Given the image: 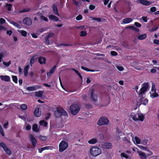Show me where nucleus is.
I'll return each instance as SVG.
<instances>
[{
  "mask_svg": "<svg viewBox=\"0 0 159 159\" xmlns=\"http://www.w3.org/2000/svg\"><path fill=\"white\" fill-rule=\"evenodd\" d=\"M158 96L159 94L156 93V92H154L152 95H151V97L152 98H155Z\"/></svg>",
  "mask_w": 159,
  "mask_h": 159,
  "instance_id": "nucleus-44",
  "label": "nucleus"
},
{
  "mask_svg": "<svg viewBox=\"0 0 159 159\" xmlns=\"http://www.w3.org/2000/svg\"><path fill=\"white\" fill-rule=\"evenodd\" d=\"M128 28H129L130 29H131L132 30H133L134 31H135L138 32H139V29L137 28L136 27H135V26H130L128 27Z\"/></svg>",
  "mask_w": 159,
  "mask_h": 159,
  "instance_id": "nucleus-29",
  "label": "nucleus"
},
{
  "mask_svg": "<svg viewBox=\"0 0 159 159\" xmlns=\"http://www.w3.org/2000/svg\"><path fill=\"white\" fill-rule=\"evenodd\" d=\"M34 114L36 117H39L41 114V110L40 108H36L34 111Z\"/></svg>",
  "mask_w": 159,
  "mask_h": 159,
  "instance_id": "nucleus-12",
  "label": "nucleus"
},
{
  "mask_svg": "<svg viewBox=\"0 0 159 159\" xmlns=\"http://www.w3.org/2000/svg\"><path fill=\"white\" fill-rule=\"evenodd\" d=\"M153 43L154 44L159 45V40L157 39H154L153 40Z\"/></svg>",
  "mask_w": 159,
  "mask_h": 159,
  "instance_id": "nucleus-64",
  "label": "nucleus"
},
{
  "mask_svg": "<svg viewBox=\"0 0 159 159\" xmlns=\"http://www.w3.org/2000/svg\"><path fill=\"white\" fill-rule=\"evenodd\" d=\"M130 117L135 121L138 120V119L137 118L136 115L134 112L131 113L130 115Z\"/></svg>",
  "mask_w": 159,
  "mask_h": 159,
  "instance_id": "nucleus-22",
  "label": "nucleus"
},
{
  "mask_svg": "<svg viewBox=\"0 0 159 159\" xmlns=\"http://www.w3.org/2000/svg\"><path fill=\"white\" fill-rule=\"evenodd\" d=\"M52 8L53 11V13L56 15L59 16L60 15L59 14L58 10L57 7V6L55 4H53L52 6Z\"/></svg>",
  "mask_w": 159,
  "mask_h": 159,
  "instance_id": "nucleus-16",
  "label": "nucleus"
},
{
  "mask_svg": "<svg viewBox=\"0 0 159 159\" xmlns=\"http://www.w3.org/2000/svg\"><path fill=\"white\" fill-rule=\"evenodd\" d=\"M147 37V35L146 34H143L142 35H139L138 37V38L139 40H142L144 39H145Z\"/></svg>",
  "mask_w": 159,
  "mask_h": 159,
  "instance_id": "nucleus-31",
  "label": "nucleus"
},
{
  "mask_svg": "<svg viewBox=\"0 0 159 159\" xmlns=\"http://www.w3.org/2000/svg\"><path fill=\"white\" fill-rule=\"evenodd\" d=\"M30 139L32 145L34 148L35 147L36 144L37 143V140L34 137L32 134L30 135Z\"/></svg>",
  "mask_w": 159,
  "mask_h": 159,
  "instance_id": "nucleus-13",
  "label": "nucleus"
},
{
  "mask_svg": "<svg viewBox=\"0 0 159 159\" xmlns=\"http://www.w3.org/2000/svg\"><path fill=\"white\" fill-rule=\"evenodd\" d=\"M132 21V19L129 18H127L123 19L122 20L124 24H127L129 23Z\"/></svg>",
  "mask_w": 159,
  "mask_h": 159,
  "instance_id": "nucleus-24",
  "label": "nucleus"
},
{
  "mask_svg": "<svg viewBox=\"0 0 159 159\" xmlns=\"http://www.w3.org/2000/svg\"><path fill=\"white\" fill-rule=\"evenodd\" d=\"M56 110L60 116H65L68 115L67 112L63 108L57 107Z\"/></svg>",
  "mask_w": 159,
  "mask_h": 159,
  "instance_id": "nucleus-7",
  "label": "nucleus"
},
{
  "mask_svg": "<svg viewBox=\"0 0 159 159\" xmlns=\"http://www.w3.org/2000/svg\"><path fill=\"white\" fill-rule=\"evenodd\" d=\"M35 56H33L30 59V64L31 66H32V64H33L35 62Z\"/></svg>",
  "mask_w": 159,
  "mask_h": 159,
  "instance_id": "nucleus-37",
  "label": "nucleus"
},
{
  "mask_svg": "<svg viewBox=\"0 0 159 159\" xmlns=\"http://www.w3.org/2000/svg\"><path fill=\"white\" fill-rule=\"evenodd\" d=\"M99 136L101 140H103L104 139V135L100 133L99 135Z\"/></svg>",
  "mask_w": 159,
  "mask_h": 159,
  "instance_id": "nucleus-61",
  "label": "nucleus"
},
{
  "mask_svg": "<svg viewBox=\"0 0 159 159\" xmlns=\"http://www.w3.org/2000/svg\"><path fill=\"white\" fill-rule=\"evenodd\" d=\"M97 142V140L96 138H93L90 139L88 141V143L91 144H93L96 143Z\"/></svg>",
  "mask_w": 159,
  "mask_h": 159,
  "instance_id": "nucleus-23",
  "label": "nucleus"
},
{
  "mask_svg": "<svg viewBox=\"0 0 159 159\" xmlns=\"http://www.w3.org/2000/svg\"><path fill=\"white\" fill-rule=\"evenodd\" d=\"M139 155L140 156L141 159H146L148 157L147 154H145L142 151H138Z\"/></svg>",
  "mask_w": 159,
  "mask_h": 159,
  "instance_id": "nucleus-14",
  "label": "nucleus"
},
{
  "mask_svg": "<svg viewBox=\"0 0 159 159\" xmlns=\"http://www.w3.org/2000/svg\"><path fill=\"white\" fill-rule=\"evenodd\" d=\"M12 77L13 81L15 83H17L18 79L17 76H16L13 75L12 76Z\"/></svg>",
  "mask_w": 159,
  "mask_h": 159,
  "instance_id": "nucleus-45",
  "label": "nucleus"
},
{
  "mask_svg": "<svg viewBox=\"0 0 159 159\" xmlns=\"http://www.w3.org/2000/svg\"><path fill=\"white\" fill-rule=\"evenodd\" d=\"M89 9L92 10H93L95 8V6L93 5H90L89 7Z\"/></svg>",
  "mask_w": 159,
  "mask_h": 159,
  "instance_id": "nucleus-57",
  "label": "nucleus"
},
{
  "mask_svg": "<svg viewBox=\"0 0 159 159\" xmlns=\"http://www.w3.org/2000/svg\"><path fill=\"white\" fill-rule=\"evenodd\" d=\"M109 123V120L108 118L106 117L102 116L99 118L97 124L98 125L101 126L102 125H107Z\"/></svg>",
  "mask_w": 159,
  "mask_h": 159,
  "instance_id": "nucleus-3",
  "label": "nucleus"
},
{
  "mask_svg": "<svg viewBox=\"0 0 159 159\" xmlns=\"http://www.w3.org/2000/svg\"><path fill=\"white\" fill-rule=\"evenodd\" d=\"M0 78L2 80L6 82H9L10 80V77L8 75H0Z\"/></svg>",
  "mask_w": 159,
  "mask_h": 159,
  "instance_id": "nucleus-15",
  "label": "nucleus"
},
{
  "mask_svg": "<svg viewBox=\"0 0 159 159\" xmlns=\"http://www.w3.org/2000/svg\"><path fill=\"white\" fill-rule=\"evenodd\" d=\"M38 61L40 64H44L46 62V58L45 57H39L38 59Z\"/></svg>",
  "mask_w": 159,
  "mask_h": 159,
  "instance_id": "nucleus-18",
  "label": "nucleus"
},
{
  "mask_svg": "<svg viewBox=\"0 0 159 159\" xmlns=\"http://www.w3.org/2000/svg\"><path fill=\"white\" fill-rule=\"evenodd\" d=\"M81 68L82 70H85L87 72L90 71V72H94L95 71V70H94L89 69L86 67H85L84 66H82L81 67Z\"/></svg>",
  "mask_w": 159,
  "mask_h": 159,
  "instance_id": "nucleus-33",
  "label": "nucleus"
},
{
  "mask_svg": "<svg viewBox=\"0 0 159 159\" xmlns=\"http://www.w3.org/2000/svg\"><path fill=\"white\" fill-rule=\"evenodd\" d=\"M91 99L94 102H96L98 100L97 96L96 95H94V90L93 89H92L90 91Z\"/></svg>",
  "mask_w": 159,
  "mask_h": 159,
  "instance_id": "nucleus-11",
  "label": "nucleus"
},
{
  "mask_svg": "<svg viewBox=\"0 0 159 159\" xmlns=\"http://www.w3.org/2000/svg\"><path fill=\"white\" fill-rule=\"evenodd\" d=\"M21 35L24 37H26L27 36V33L26 31L24 30H22L21 31Z\"/></svg>",
  "mask_w": 159,
  "mask_h": 159,
  "instance_id": "nucleus-49",
  "label": "nucleus"
},
{
  "mask_svg": "<svg viewBox=\"0 0 159 159\" xmlns=\"http://www.w3.org/2000/svg\"><path fill=\"white\" fill-rule=\"evenodd\" d=\"M80 35L82 37H85L87 35V32L84 31H82L80 33Z\"/></svg>",
  "mask_w": 159,
  "mask_h": 159,
  "instance_id": "nucleus-40",
  "label": "nucleus"
},
{
  "mask_svg": "<svg viewBox=\"0 0 159 159\" xmlns=\"http://www.w3.org/2000/svg\"><path fill=\"white\" fill-rule=\"evenodd\" d=\"M3 64H4V65H5L7 67H8L11 64V62L10 61H9V62H3Z\"/></svg>",
  "mask_w": 159,
  "mask_h": 159,
  "instance_id": "nucleus-56",
  "label": "nucleus"
},
{
  "mask_svg": "<svg viewBox=\"0 0 159 159\" xmlns=\"http://www.w3.org/2000/svg\"><path fill=\"white\" fill-rule=\"evenodd\" d=\"M102 146L105 148L111 149L112 147V144L111 143H106L102 144Z\"/></svg>",
  "mask_w": 159,
  "mask_h": 159,
  "instance_id": "nucleus-19",
  "label": "nucleus"
},
{
  "mask_svg": "<svg viewBox=\"0 0 159 159\" xmlns=\"http://www.w3.org/2000/svg\"><path fill=\"white\" fill-rule=\"evenodd\" d=\"M30 8H25L22 10H20L19 11V12L20 13H23L24 12H28L30 11Z\"/></svg>",
  "mask_w": 159,
  "mask_h": 159,
  "instance_id": "nucleus-42",
  "label": "nucleus"
},
{
  "mask_svg": "<svg viewBox=\"0 0 159 159\" xmlns=\"http://www.w3.org/2000/svg\"><path fill=\"white\" fill-rule=\"evenodd\" d=\"M117 68L118 70L120 71H122L124 70V68L122 66H117Z\"/></svg>",
  "mask_w": 159,
  "mask_h": 159,
  "instance_id": "nucleus-63",
  "label": "nucleus"
},
{
  "mask_svg": "<svg viewBox=\"0 0 159 159\" xmlns=\"http://www.w3.org/2000/svg\"><path fill=\"white\" fill-rule=\"evenodd\" d=\"M10 22L11 24H12L18 28L20 29L21 27L20 25L18 24L14 21H11Z\"/></svg>",
  "mask_w": 159,
  "mask_h": 159,
  "instance_id": "nucleus-32",
  "label": "nucleus"
},
{
  "mask_svg": "<svg viewBox=\"0 0 159 159\" xmlns=\"http://www.w3.org/2000/svg\"><path fill=\"white\" fill-rule=\"evenodd\" d=\"M50 116L51 113L49 112L47 114V116L45 118V119L46 120H48V119L50 118Z\"/></svg>",
  "mask_w": 159,
  "mask_h": 159,
  "instance_id": "nucleus-62",
  "label": "nucleus"
},
{
  "mask_svg": "<svg viewBox=\"0 0 159 159\" xmlns=\"http://www.w3.org/2000/svg\"><path fill=\"white\" fill-rule=\"evenodd\" d=\"M40 19L41 20H43L47 22H48V19L46 17L42 15L41 16Z\"/></svg>",
  "mask_w": 159,
  "mask_h": 159,
  "instance_id": "nucleus-46",
  "label": "nucleus"
},
{
  "mask_svg": "<svg viewBox=\"0 0 159 159\" xmlns=\"http://www.w3.org/2000/svg\"><path fill=\"white\" fill-rule=\"evenodd\" d=\"M48 17L50 20H53L55 22H57L59 20L58 18L53 15H49Z\"/></svg>",
  "mask_w": 159,
  "mask_h": 159,
  "instance_id": "nucleus-17",
  "label": "nucleus"
},
{
  "mask_svg": "<svg viewBox=\"0 0 159 159\" xmlns=\"http://www.w3.org/2000/svg\"><path fill=\"white\" fill-rule=\"evenodd\" d=\"M139 3L145 6H148L150 4V2L146 0H139Z\"/></svg>",
  "mask_w": 159,
  "mask_h": 159,
  "instance_id": "nucleus-21",
  "label": "nucleus"
},
{
  "mask_svg": "<svg viewBox=\"0 0 159 159\" xmlns=\"http://www.w3.org/2000/svg\"><path fill=\"white\" fill-rule=\"evenodd\" d=\"M0 147L3 148L6 154L9 155H10L11 154V151L4 143L3 142L0 143Z\"/></svg>",
  "mask_w": 159,
  "mask_h": 159,
  "instance_id": "nucleus-5",
  "label": "nucleus"
},
{
  "mask_svg": "<svg viewBox=\"0 0 159 159\" xmlns=\"http://www.w3.org/2000/svg\"><path fill=\"white\" fill-rule=\"evenodd\" d=\"M82 18V16L81 15H78L76 17V19L77 20H79L81 19Z\"/></svg>",
  "mask_w": 159,
  "mask_h": 159,
  "instance_id": "nucleus-53",
  "label": "nucleus"
},
{
  "mask_svg": "<svg viewBox=\"0 0 159 159\" xmlns=\"http://www.w3.org/2000/svg\"><path fill=\"white\" fill-rule=\"evenodd\" d=\"M32 129L35 132H38L39 130L38 128V125L36 124H35L33 125Z\"/></svg>",
  "mask_w": 159,
  "mask_h": 159,
  "instance_id": "nucleus-27",
  "label": "nucleus"
},
{
  "mask_svg": "<svg viewBox=\"0 0 159 159\" xmlns=\"http://www.w3.org/2000/svg\"><path fill=\"white\" fill-rule=\"evenodd\" d=\"M30 68V66L29 65H27L25 66L24 68V74L25 76H27L28 72V70Z\"/></svg>",
  "mask_w": 159,
  "mask_h": 159,
  "instance_id": "nucleus-26",
  "label": "nucleus"
},
{
  "mask_svg": "<svg viewBox=\"0 0 159 159\" xmlns=\"http://www.w3.org/2000/svg\"><path fill=\"white\" fill-rule=\"evenodd\" d=\"M144 94V93H141L140 91L139 92V102H141V100L142 99H143V95Z\"/></svg>",
  "mask_w": 159,
  "mask_h": 159,
  "instance_id": "nucleus-34",
  "label": "nucleus"
},
{
  "mask_svg": "<svg viewBox=\"0 0 159 159\" xmlns=\"http://www.w3.org/2000/svg\"><path fill=\"white\" fill-rule=\"evenodd\" d=\"M39 124L41 125H43L44 126L46 127L48 123L44 120H42L40 121Z\"/></svg>",
  "mask_w": 159,
  "mask_h": 159,
  "instance_id": "nucleus-35",
  "label": "nucleus"
},
{
  "mask_svg": "<svg viewBox=\"0 0 159 159\" xmlns=\"http://www.w3.org/2000/svg\"><path fill=\"white\" fill-rule=\"evenodd\" d=\"M39 139L40 140H41L43 141H44L47 140V138L46 136H40L39 137Z\"/></svg>",
  "mask_w": 159,
  "mask_h": 159,
  "instance_id": "nucleus-50",
  "label": "nucleus"
},
{
  "mask_svg": "<svg viewBox=\"0 0 159 159\" xmlns=\"http://www.w3.org/2000/svg\"><path fill=\"white\" fill-rule=\"evenodd\" d=\"M102 152L101 150L97 146L91 147L89 150L90 154L92 156L96 157L100 154Z\"/></svg>",
  "mask_w": 159,
  "mask_h": 159,
  "instance_id": "nucleus-1",
  "label": "nucleus"
},
{
  "mask_svg": "<svg viewBox=\"0 0 159 159\" xmlns=\"http://www.w3.org/2000/svg\"><path fill=\"white\" fill-rule=\"evenodd\" d=\"M134 25L136 27H140L141 26V24L138 22H135L134 23Z\"/></svg>",
  "mask_w": 159,
  "mask_h": 159,
  "instance_id": "nucleus-58",
  "label": "nucleus"
},
{
  "mask_svg": "<svg viewBox=\"0 0 159 159\" xmlns=\"http://www.w3.org/2000/svg\"><path fill=\"white\" fill-rule=\"evenodd\" d=\"M23 22L24 24L27 26L30 25L32 23L31 19L29 17H25L23 20Z\"/></svg>",
  "mask_w": 159,
  "mask_h": 159,
  "instance_id": "nucleus-8",
  "label": "nucleus"
},
{
  "mask_svg": "<svg viewBox=\"0 0 159 159\" xmlns=\"http://www.w3.org/2000/svg\"><path fill=\"white\" fill-rule=\"evenodd\" d=\"M73 70L75 71V73L79 76L80 78L81 79H82V76L80 74L79 72L78 71L75 69H73Z\"/></svg>",
  "mask_w": 159,
  "mask_h": 159,
  "instance_id": "nucleus-47",
  "label": "nucleus"
},
{
  "mask_svg": "<svg viewBox=\"0 0 159 159\" xmlns=\"http://www.w3.org/2000/svg\"><path fill=\"white\" fill-rule=\"evenodd\" d=\"M6 22L5 20L3 19V18H0V24H3L4 23H5Z\"/></svg>",
  "mask_w": 159,
  "mask_h": 159,
  "instance_id": "nucleus-55",
  "label": "nucleus"
},
{
  "mask_svg": "<svg viewBox=\"0 0 159 159\" xmlns=\"http://www.w3.org/2000/svg\"><path fill=\"white\" fill-rule=\"evenodd\" d=\"M0 133L3 136H4L5 135L4 133L3 129L1 126L0 125Z\"/></svg>",
  "mask_w": 159,
  "mask_h": 159,
  "instance_id": "nucleus-51",
  "label": "nucleus"
},
{
  "mask_svg": "<svg viewBox=\"0 0 159 159\" xmlns=\"http://www.w3.org/2000/svg\"><path fill=\"white\" fill-rule=\"evenodd\" d=\"M20 108L23 110H26L27 108V106L26 104H23L20 106Z\"/></svg>",
  "mask_w": 159,
  "mask_h": 159,
  "instance_id": "nucleus-38",
  "label": "nucleus"
},
{
  "mask_svg": "<svg viewBox=\"0 0 159 159\" xmlns=\"http://www.w3.org/2000/svg\"><path fill=\"white\" fill-rule=\"evenodd\" d=\"M111 54L112 56H116L117 55L118 53L116 51H112L111 52Z\"/></svg>",
  "mask_w": 159,
  "mask_h": 159,
  "instance_id": "nucleus-52",
  "label": "nucleus"
},
{
  "mask_svg": "<svg viewBox=\"0 0 159 159\" xmlns=\"http://www.w3.org/2000/svg\"><path fill=\"white\" fill-rule=\"evenodd\" d=\"M148 100L147 98H145L144 99H142L140 103L139 104V105H141L142 104L144 105H146V104L148 103Z\"/></svg>",
  "mask_w": 159,
  "mask_h": 159,
  "instance_id": "nucleus-28",
  "label": "nucleus"
},
{
  "mask_svg": "<svg viewBox=\"0 0 159 159\" xmlns=\"http://www.w3.org/2000/svg\"><path fill=\"white\" fill-rule=\"evenodd\" d=\"M150 10L151 12H155L156 11V7H152L150 8Z\"/></svg>",
  "mask_w": 159,
  "mask_h": 159,
  "instance_id": "nucleus-54",
  "label": "nucleus"
},
{
  "mask_svg": "<svg viewBox=\"0 0 159 159\" xmlns=\"http://www.w3.org/2000/svg\"><path fill=\"white\" fill-rule=\"evenodd\" d=\"M142 88L140 89L139 91L145 93L149 88V84L148 83H144L142 84Z\"/></svg>",
  "mask_w": 159,
  "mask_h": 159,
  "instance_id": "nucleus-6",
  "label": "nucleus"
},
{
  "mask_svg": "<svg viewBox=\"0 0 159 159\" xmlns=\"http://www.w3.org/2000/svg\"><path fill=\"white\" fill-rule=\"evenodd\" d=\"M54 35V34L53 33H50L45 38V43L46 44L49 45L50 44V42L49 39L50 37H53Z\"/></svg>",
  "mask_w": 159,
  "mask_h": 159,
  "instance_id": "nucleus-10",
  "label": "nucleus"
},
{
  "mask_svg": "<svg viewBox=\"0 0 159 159\" xmlns=\"http://www.w3.org/2000/svg\"><path fill=\"white\" fill-rule=\"evenodd\" d=\"M42 86L39 85H34V86L28 87L26 88V90L29 91L35 90L37 89H41Z\"/></svg>",
  "mask_w": 159,
  "mask_h": 159,
  "instance_id": "nucleus-9",
  "label": "nucleus"
},
{
  "mask_svg": "<svg viewBox=\"0 0 159 159\" xmlns=\"http://www.w3.org/2000/svg\"><path fill=\"white\" fill-rule=\"evenodd\" d=\"M144 116L143 114H141L138 116V120L143 121L144 119Z\"/></svg>",
  "mask_w": 159,
  "mask_h": 159,
  "instance_id": "nucleus-36",
  "label": "nucleus"
},
{
  "mask_svg": "<svg viewBox=\"0 0 159 159\" xmlns=\"http://www.w3.org/2000/svg\"><path fill=\"white\" fill-rule=\"evenodd\" d=\"M147 151L148 152L150 153L149 154H147V155L148 156V157H149L150 156H151V155H152L153 154V153L149 149H148H148L147 150Z\"/></svg>",
  "mask_w": 159,
  "mask_h": 159,
  "instance_id": "nucleus-60",
  "label": "nucleus"
},
{
  "mask_svg": "<svg viewBox=\"0 0 159 159\" xmlns=\"http://www.w3.org/2000/svg\"><path fill=\"white\" fill-rule=\"evenodd\" d=\"M135 139L136 143L137 144H139L141 143V140L137 137L135 136Z\"/></svg>",
  "mask_w": 159,
  "mask_h": 159,
  "instance_id": "nucleus-43",
  "label": "nucleus"
},
{
  "mask_svg": "<svg viewBox=\"0 0 159 159\" xmlns=\"http://www.w3.org/2000/svg\"><path fill=\"white\" fill-rule=\"evenodd\" d=\"M12 7V5L10 3H7L5 5V7L8 11H10L11 10V8Z\"/></svg>",
  "mask_w": 159,
  "mask_h": 159,
  "instance_id": "nucleus-30",
  "label": "nucleus"
},
{
  "mask_svg": "<svg viewBox=\"0 0 159 159\" xmlns=\"http://www.w3.org/2000/svg\"><path fill=\"white\" fill-rule=\"evenodd\" d=\"M93 20H96L99 22L102 21V22H105L107 21V19H102L101 18H96L95 17H91Z\"/></svg>",
  "mask_w": 159,
  "mask_h": 159,
  "instance_id": "nucleus-20",
  "label": "nucleus"
},
{
  "mask_svg": "<svg viewBox=\"0 0 159 159\" xmlns=\"http://www.w3.org/2000/svg\"><path fill=\"white\" fill-rule=\"evenodd\" d=\"M120 156L122 157H124L126 159H128L130 158L125 153L122 152L120 154Z\"/></svg>",
  "mask_w": 159,
  "mask_h": 159,
  "instance_id": "nucleus-41",
  "label": "nucleus"
},
{
  "mask_svg": "<svg viewBox=\"0 0 159 159\" xmlns=\"http://www.w3.org/2000/svg\"><path fill=\"white\" fill-rule=\"evenodd\" d=\"M80 108L79 106L76 104H72L70 107V110L73 115H76L79 112Z\"/></svg>",
  "mask_w": 159,
  "mask_h": 159,
  "instance_id": "nucleus-2",
  "label": "nucleus"
},
{
  "mask_svg": "<svg viewBox=\"0 0 159 159\" xmlns=\"http://www.w3.org/2000/svg\"><path fill=\"white\" fill-rule=\"evenodd\" d=\"M43 93V91L39 90L38 91H36L35 92V96L37 97H41L42 96V94Z\"/></svg>",
  "mask_w": 159,
  "mask_h": 159,
  "instance_id": "nucleus-25",
  "label": "nucleus"
},
{
  "mask_svg": "<svg viewBox=\"0 0 159 159\" xmlns=\"http://www.w3.org/2000/svg\"><path fill=\"white\" fill-rule=\"evenodd\" d=\"M56 67V66H54L52 67L51 68L49 72L51 74L53 73L55 70Z\"/></svg>",
  "mask_w": 159,
  "mask_h": 159,
  "instance_id": "nucleus-48",
  "label": "nucleus"
},
{
  "mask_svg": "<svg viewBox=\"0 0 159 159\" xmlns=\"http://www.w3.org/2000/svg\"><path fill=\"white\" fill-rule=\"evenodd\" d=\"M151 91H154V92H155L156 91V89L155 88V86L154 84H152V88H151Z\"/></svg>",
  "mask_w": 159,
  "mask_h": 159,
  "instance_id": "nucleus-59",
  "label": "nucleus"
},
{
  "mask_svg": "<svg viewBox=\"0 0 159 159\" xmlns=\"http://www.w3.org/2000/svg\"><path fill=\"white\" fill-rule=\"evenodd\" d=\"M148 142V140L147 139H145L142 140L141 142L142 144L143 145L145 146L147 145V144Z\"/></svg>",
  "mask_w": 159,
  "mask_h": 159,
  "instance_id": "nucleus-39",
  "label": "nucleus"
},
{
  "mask_svg": "<svg viewBox=\"0 0 159 159\" xmlns=\"http://www.w3.org/2000/svg\"><path fill=\"white\" fill-rule=\"evenodd\" d=\"M68 146V143L64 141H61L59 144V151L62 152L65 150Z\"/></svg>",
  "mask_w": 159,
  "mask_h": 159,
  "instance_id": "nucleus-4",
  "label": "nucleus"
}]
</instances>
